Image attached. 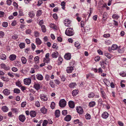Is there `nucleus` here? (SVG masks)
Here are the masks:
<instances>
[{
    "instance_id": "nucleus-1",
    "label": "nucleus",
    "mask_w": 126,
    "mask_h": 126,
    "mask_svg": "<svg viewBox=\"0 0 126 126\" xmlns=\"http://www.w3.org/2000/svg\"><path fill=\"white\" fill-rule=\"evenodd\" d=\"M65 34L68 36H72L74 35V32L73 28H69L66 29L65 31Z\"/></svg>"
},
{
    "instance_id": "nucleus-2",
    "label": "nucleus",
    "mask_w": 126,
    "mask_h": 126,
    "mask_svg": "<svg viewBox=\"0 0 126 126\" xmlns=\"http://www.w3.org/2000/svg\"><path fill=\"white\" fill-rule=\"evenodd\" d=\"M59 104L61 107H64L66 105V101L64 99H62L60 101Z\"/></svg>"
},
{
    "instance_id": "nucleus-3",
    "label": "nucleus",
    "mask_w": 126,
    "mask_h": 126,
    "mask_svg": "<svg viewBox=\"0 0 126 126\" xmlns=\"http://www.w3.org/2000/svg\"><path fill=\"white\" fill-rule=\"evenodd\" d=\"M31 79L29 78L25 79H24V83L26 85H29L31 83Z\"/></svg>"
},
{
    "instance_id": "nucleus-4",
    "label": "nucleus",
    "mask_w": 126,
    "mask_h": 126,
    "mask_svg": "<svg viewBox=\"0 0 126 126\" xmlns=\"http://www.w3.org/2000/svg\"><path fill=\"white\" fill-rule=\"evenodd\" d=\"M40 97L41 100L43 101H46L47 100V98L46 95L43 94H42L40 95Z\"/></svg>"
},
{
    "instance_id": "nucleus-5",
    "label": "nucleus",
    "mask_w": 126,
    "mask_h": 126,
    "mask_svg": "<svg viewBox=\"0 0 126 126\" xmlns=\"http://www.w3.org/2000/svg\"><path fill=\"white\" fill-rule=\"evenodd\" d=\"M64 23L65 26L69 27L70 26V20L67 19H66L64 20Z\"/></svg>"
},
{
    "instance_id": "nucleus-6",
    "label": "nucleus",
    "mask_w": 126,
    "mask_h": 126,
    "mask_svg": "<svg viewBox=\"0 0 126 126\" xmlns=\"http://www.w3.org/2000/svg\"><path fill=\"white\" fill-rule=\"evenodd\" d=\"M77 112L80 114H82L83 113V110L82 108L81 107H78L76 108Z\"/></svg>"
},
{
    "instance_id": "nucleus-7",
    "label": "nucleus",
    "mask_w": 126,
    "mask_h": 126,
    "mask_svg": "<svg viewBox=\"0 0 126 126\" xmlns=\"http://www.w3.org/2000/svg\"><path fill=\"white\" fill-rule=\"evenodd\" d=\"M5 95H8L10 93V91L8 89H4L2 92Z\"/></svg>"
},
{
    "instance_id": "nucleus-8",
    "label": "nucleus",
    "mask_w": 126,
    "mask_h": 126,
    "mask_svg": "<svg viewBox=\"0 0 126 126\" xmlns=\"http://www.w3.org/2000/svg\"><path fill=\"white\" fill-rule=\"evenodd\" d=\"M36 79L40 80H41L43 79V77L42 75L40 74H38L36 76Z\"/></svg>"
},
{
    "instance_id": "nucleus-9",
    "label": "nucleus",
    "mask_w": 126,
    "mask_h": 126,
    "mask_svg": "<svg viewBox=\"0 0 126 126\" xmlns=\"http://www.w3.org/2000/svg\"><path fill=\"white\" fill-rule=\"evenodd\" d=\"M107 14L106 12H104L103 14L102 21L104 22L106 20L107 18Z\"/></svg>"
},
{
    "instance_id": "nucleus-10",
    "label": "nucleus",
    "mask_w": 126,
    "mask_h": 126,
    "mask_svg": "<svg viewBox=\"0 0 126 126\" xmlns=\"http://www.w3.org/2000/svg\"><path fill=\"white\" fill-rule=\"evenodd\" d=\"M69 107L71 108H73L75 107V103L74 102L72 101H70L68 103Z\"/></svg>"
},
{
    "instance_id": "nucleus-11",
    "label": "nucleus",
    "mask_w": 126,
    "mask_h": 126,
    "mask_svg": "<svg viewBox=\"0 0 126 126\" xmlns=\"http://www.w3.org/2000/svg\"><path fill=\"white\" fill-rule=\"evenodd\" d=\"M19 118L20 121L23 122L25 119V117L24 115L22 114L19 116Z\"/></svg>"
},
{
    "instance_id": "nucleus-12",
    "label": "nucleus",
    "mask_w": 126,
    "mask_h": 126,
    "mask_svg": "<svg viewBox=\"0 0 126 126\" xmlns=\"http://www.w3.org/2000/svg\"><path fill=\"white\" fill-rule=\"evenodd\" d=\"M71 55L69 53L66 54L64 56L65 59L67 60H69L71 58Z\"/></svg>"
},
{
    "instance_id": "nucleus-13",
    "label": "nucleus",
    "mask_w": 126,
    "mask_h": 126,
    "mask_svg": "<svg viewBox=\"0 0 126 126\" xmlns=\"http://www.w3.org/2000/svg\"><path fill=\"white\" fill-rule=\"evenodd\" d=\"M30 116L32 117H35L36 114V113L34 111H31L30 113Z\"/></svg>"
},
{
    "instance_id": "nucleus-14",
    "label": "nucleus",
    "mask_w": 126,
    "mask_h": 126,
    "mask_svg": "<svg viewBox=\"0 0 126 126\" xmlns=\"http://www.w3.org/2000/svg\"><path fill=\"white\" fill-rule=\"evenodd\" d=\"M104 54L109 59H110L111 57H113L112 55L107 52H105Z\"/></svg>"
},
{
    "instance_id": "nucleus-15",
    "label": "nucleus",
    "mask_w": 126,
    "mask_h": 126,
    "mask_svg": "<svg viewBox=\"0 0 126 126\" xmlns=\"http://www.w3.org/2000/svg\"><path fill=\"white\" fill-rule=\"evenodd\" d=\"M59 53L57 51H55L52 53V57L54 58H57L58 55Z\"/></svg>"
},
{
    "instance_id": "nucleus-16",
    "label": "nucleus",
    "mask_w": 126,
    "mask_h": 126,
    "mask_svg": "<svg viewBox=\"0 0 126 126\" xmlns=\"http://www.w3.org/2000/svg\"><path fill=\"white\" fill-rule=\"evenodd\" d=\"M73 69V68L72 67H68L66 69V71L67 73H70L72 72Z\"/></svg>"
},
{
    "instance_id": "nucleus-17",
    "label": "nucleus",
    "mask_w": 126,
    "mask_h": 126,
    "mask_svg": "<svg viewBox=\"0 0 126 126\" xmlns=\"http://www.w3.org/2000/svg\"><path fill=\"white\" fill-rule=\"evenodd\" d=\"M60 112L59 110H56L55 112V115L56 117H58L60 116Z\"/></svg>"
},
{
    "instance_id": "nucleus-18",
    "label": "nucleus",
    "mask_w": 126,
    "mask_h": 126,
    "mask_svg": "<svg viewBox=\"0 0 126 126\" xmlns=\"http://www.w3.org/2000/svg\"><path fill=\"white\" fill-rule=\"evenodd\" d=\"M16 58V56L14 54L11 55L9 56L10 60L13 61L15 60Z\"/></svg>"
},
{
    "instance_id": "nucleus-19",
    "label": "nucleus",
    "mask_w": 126,
    "mask_h": 126,
    "mask_svg": "<svg viewBox=\"0 0 126 126\" xmlns=\"http://www.w3.org/2000/svg\"><path fill=\"white\" fill-rule=\"evenodd\" d=\"M108 113L106 112H105L102 114V116L103 118L106 119L108 117Z\"/></svg>"
},
{
    "instance_id": "nucleus-20",
    "label": "nucleus",
    "mask_w": 126,
    "mask_h": 126,
    "mask_svg": "<svg viewBox=\"0 0 126 126\" xmlns=\"http://www.w3.org/2000/svg\"><path fill=\"white\" fill-rule=\"evenodd\" d=\"M118 47L116 45L113 44L112 45L111 47V49L112 50H114L120 48V47Z\"/></svg>"
},
{
    "instance_id": "nucleus-21",
    "label": "nucleus",
    "mask_w": 126,
    "mask_h": 126,
    "mask_svg": "<svg viewBox=\"0 0 126 126\" xmlns=\"http://www.w3.org/2000/svg\"><path fill=\"white\" fill-rule=\"evenodd\" d=\"M71 117L70 115H68L64 118V120L67 121H69L71 119Z\"/></svg>"
},
{
    "instance_id": "nucleus-22",
    "label": "nucleus",
    "mask_w": 126,
    "mask_h": 126,
    "mask_svg": "<svg viewBox=\"0 0 126 126\" xmlns=\"http://www.w3.org/2000/svg\"><path fill=\"white\" fill-rule=\"evenodd\" d=\"M1 109L4 112H7L8 110V108L6 106L2 107L1 108Z\"/></svg>"
},
{
    "instance_id": "nucleus-23",
    "label": "nucleus",
    "mask_w": 126,
    "mask_h": 126,
    "mask_svg": "<svg viewBox=\"0 0 126 126\" xmlns=\"http://www.w3.org/2000/svg\"><path fill=\"white\" fill-rule=\"evenodd\" d=\"M34 86L35 89L37 90L40 88V85L38 83H35L34 85Z\"/></svg>"
},
{
    "instance_id": "nucleus-24",
    "label": "nucleus",
    "mask_w": 126,
    "mask_h": 126,
    "mask_svg": "<svg viewBox=\"0 0 126 126\" xmlns=\"http://www.w3.org/2000/svg\"><path fill=\"white\" fill-rule=\"evenodd\" d=\"M39 58L38 56H36L34 58V62L36 64L38 63L39 62Z\"/></svg>"
},
{
    "instance_id": "nucleus-25",
    "label": "nucleus",
    "mask_w": 126,
    "mask_h": 126,
    "mask_svg": "<svg viewBox=\"0 0 126 126\" xmlns=\"http://www.w3.org/2000/svg\"><path fill=\"white\" fill-rule=\"evenodd\" d=\"M35 42L37 44L40 45L42 41L39 38H38L36 39Z\"/></svg>"
},
{
    "instance_id": "nucleus-26",
    "label": "nucleus",
    "mask_w": 126,
    "mask_h": 126,
    "mask_svg": "<svg viewBox=\"0 0 126 126\" xmlns=\"http://www.w3.org/2000/svg\"><path fill=\"white\" fill-rule=\"evenodd\" d=\"M1 79L3 80L6 82L8 81H9V79L6 77H4V76H1Z\"/></svg>"
},
{
    "instance_id": "nucleus-27",
    "label": "nucleus",
    "mask_w": 126,
    "mask_h": 126,
    "mask_svg": "<svg viewBox=\"0 0 126 126\" xmlns=\"http://www.w3.org/2000/svg\"><path fill=\"white\" fill-rule=\"evenodd\" d=\"M40 110L42 113L45 114L47 112V109L45 107H43Z\"/></svg>"
},
{
    "instance_id": "nucleus-28",
    "label": "nucleus",
    "mask_w": 126,
    "mask_h": 126,
    "mask_svg": "<svg viewBox=\"0 0 126 126\" xmlns=\"http://www.w3.org/2000/svg\"><path fill=\"white\" fill-rule=\"evenodd\" d=\"M29 16L31 18H33L35 16L34 13L33 11L30 12L29 13Z\"/></svg>"
},
{
    "instance_id": "nucleus-29",
    "label": "nucleus",
    "mask_w": 126,
    "mask_h": 126,
    "mask_svg": "<svg viewBox=\"0 0 126 126\" xmlns=\"http://www.w3.org/2000/svg\"><path fill=\"white\" fill-rule=\"evenodd\" d=\"M76 85V84L75 83H71L69 85V86L71 88H74Z\"/></svg>"
},
{
    "instance_id": "nucleus-30",
    "label": "nucleus",
    "mask_w": 126,
    "mask_h": 126,
    "mask_svg": "<svg viewBox=\"0 0 126 126\" xmlns=\"http://www.w3.org/2000/svg\"><path fill=\"white\" fill-rule=\"evenodd\" d=\"M6 56L3 54H2L0 55V58L3 60H5L6 59Z\"/></svg>"
},
{
    "instance_id": "nucleus-31",
    "label": "nucleus",
    "mask_w": 126,
    "mask_h": 126,
    "mask_svg": "<svg viewBox=\"0 0 126 126\" xmlns=\"http://www.w3.org/2000/svg\"><path fill=\"white\" fill-rule=\"evenodd\" d=\"M78 91L77 90H75L72 92V94L73 96L76 95L78 94Z\"/></svg>"
},
{
    "instance_id": "nucleus-32",
    "label": "nucleus",
    "mask_w": 126,
    "mask_h": 126,
    "mask_svg": "<svg viewBox=\"0 0 126 126\" xmlns=\"http://www.w3.org/2000/svg\"><path fill=\"white\" fill-rule=\"evenodd\" d=\"M21 60L23 63L24 64L26 63L27 62V60L24 57H22L21 58Z\"/></svg>"
},
{
    "instance_id": "nucleus-33",
    "label": "nucleus",
    "mask_w": 126,
    "mask_h": 126,
    "mask_svg": "<svg viewBox=\"0 0 126 126\" xmlns=\"http://www.w3.org/2000/svg\"><path fill=\"white\" fill-rule=\"evenodd\" d=\"M89 106L90 107H93L94 106L95 104V103L94 101H92L89 103Z\"/></svg>"
},
{
    "instance_id": "nucleus-34",
    "label": "nucleus",
    "mask_w": 126,
    "mask_h": 126,
    "mask_svg": "<svg viewBox=\"0 0 126 126\" xmlns=\"http://www.w3.org/2000/svg\"><path fill=\"white\" fill-rule=\"evenodd\" d=\"M102 96L103 98L105 99L106 98V95L105 93L103 91H101Z\"/></svg>"
},
{
    "instance_id": "nucleus-35",
    "label": "nucleus",
    "mask_w": 126,
    "mask_h": 126,
    "mask_svg": "<svg viewBox=\"0 0 126 126\" xmlns=\"http://www.w3.org/2000/svg\"><path fill=\"white\" fill-rule=\"evenodd\" d=\"M41 29L42 31L45 32L46 31V29L45 26L44 25H43L41 27Z\"/></svg>"
},
{
    "instance_id": "nucleus-36",
    "label": "nucleus",
    "mask_w": 126,
    "mask_h": 126,
    "mask_svg": "<svg viewBox=\"0 0 126 126\" xmlns=\"http://www.w3.org/2000/svg\"><path fill=\"white\" fill-rule=\"evenodd\" d=\"M25 44L23 43H21L19 45V47L21 49L24 48L25 47Z\"/></svg>"
},
{
    "instance_id": "nucleus-37",
    "label": "nucleus",
    "mask_w": 126,
    "mask_h": 126,
    "mask_svg": "<svg viewBox=\"0 0 126 126\" xmlns=\"http://www.w3.org/2000/svg\"><path fill=\"white\" fill-rule=\"evenodd\" d=\"M80 44L78 42H76L75 44V46L78 48H80Z\"/></svg>"
},
{
    "instance_id": "nucleus-38",
    "label": "nucleus",
    "mask_w": 126,
    "mask_h": 126,
    "mask_svg": "<svg viewBox=\"0 0 126 126\" xmlns=\"http://www.w3.org/2000/svg\"><path fill=\"white\" fill-rule=\"evenodd\" d=\"M49 84L52 88H54L55 87V85L53 81H50Z\"/></svg>"
},
{
    "instance_id": "nucleus-39",
    "label": "nucleus",
    "mask_w": 126,
    "mask_h": 126,
    "mask_svg": "<svg viewBox=\"0 0 126 126\" xmlns=\"http://www.w3.org/2000/svg\"><path fill=\"white\" fill-rule=\"evenodd\" d=\"M0 67L1 68H3L4 69H6V67L5 64L4 63H2L0 64Z\"/></svg>"
},
{
    "instance_id": "nucleus-40",
    "label": "nucleus",
    "mask_w": 126,
    "mask_h": 126,
    "mask_svg": "<svg viewBox=\"0 0 126 126\" xmlns=\"http://www.w3.org/2000/svg\"><path fill=\"white\" fill-rule=\"evenodd\" d=\"M94 94L93 93H91L89 94L88 96L89 98H93L94 96Z\"/></svg>"
},
{
    "instance_id": "nucleus-41",
    "label": "nucleus",
    "mask_w": 126,
    "mask_h": 126,
    "mask_svg": "<svg viewBox=\"0 0 126 126\" xmlns=\"http://www.w3.org/2000/svg\"><path fill=\"white\" fill-rule=\"evenodd\" d=\"M14 92L15 93L18 94L20 93V90L18 89H15L14 90Z\"/></svg>"
},
{
    "instance_id": "nucleus-42",
    "label": "nucleus",
    "mask_w": 126,
    "mask_h": 126,
    "mask_svg": "<svg viewBox=\"0 0 126 126\" xmlns=\"http://www.w3.org/2000/svg\"><path fill=\"white\" fill-rule=\"evenodd\" d=\"M50 60V59L49 58H44V62L47 63L49 62Z\"/></svg>"
},
{
    "instance_id": "nucleus-43",
    "label": "nucleus",
    "mask_w": 126,
    "mask_h": 126,
    "mask_svg": "<svg viewBox=\"0 0 126 126\" xmlns=\"http://www.w3.org/2000/svg\"><path fill=\"white\" fill-rule=\"evenodd\" d=\"M48 123L47 120H44L42 124L43 126H46L47 124H48Z\"/></svg>"
},
{
    "instance_id": "nucleus-44",
    "label": "nucleus",
    "mask_w": 126,
    "mask_h": 126,
    "mask_svg": "<svg viewBox=\"0 0 126 126\" xmlns=\"http://www.w3.org/2000/svg\"><path fill=\"white\" fill-rule=\"evenodd\" d=\"M112 17L114 19H117L119 18V16L116 14H113L112 15Z\"/></svg>"
},
{
    "instance_id": "nucleus-45",
    "label": "nucleus",
    "mask_w": 126,
    "mask_h": 126,
    "mask_svg": "<svg viewBox=\"0 0 126 126\" xmlns=\"http://www.w3.org/2000/svg\"><path fill=\"white\" fill-rule=\"evenodd\" d=\"M107 59L106 58H105L104 61H102V62H103V63L105 64L108 65L109 63V62L107 61Z\"/></svg>"
},
{
    "instance_id": "nucleus-46",
    "label": "nucleus",
    "mask_w": 126,
    "mask_h": 126,
    "mask_svg": "<svg viewBox=\"0 0 126 126\" xmlns=\"http://www.w3.org/2000/svg\"><path fill=\"white\" fill-rule=\"evenodd\" d=\"M16 85L19 87H20L21 86V84L20 81L18 80L17 81L16 83Z\"/></svg>"
},
{
    "instance_id": "nucleus-47",
    "label": "nucleus",
    "mask_w": 126,
    "mask_h": 126,
    "mask_svg": "<svg viewBox=\"0 0 126 126\" xmlns=\"http://www.w3.org/2000/svg\"><path fill=\"white\" fill-rule=\"evenodd\" d=\"M55 106V103L53 102H52L51 103L50 105V107L52 109H53L54 108Z\"/></svg>"
},
{
    "instance_id": "nucleus-48",
    "label": "nucleus",
    "mask_w": 126,
    "mask_h": 126,
    "mask_svg": "<svg viewBox=\"0 0 126 126\" xmlns=\"http://www.w3.org/2000/svg\"><path fill=\"white\" fill-rule=\"evenodd\" d=\"M85 116L86 118L87 119H91V115L89 114H87L85 115Z\"/></svg>"
},
{
    "instance_id": "nucleus-49",
    "label": "nucleus",
    "mask_w": 126,
    "mask_h": 126,
    "mask_svg": "<svg viewBox=\"0 0 126 126\" xmlns=\"http://www.w3.org/2000/svg\"><path fill=\"white\" fill-rule=\"evenodd\" d=\"M34 36L35 37H38L39 36V33L38 32L35 31L34 32Z\"/></svg>"
},
{
    "instance_id": "nucleus-50",
    "label": "nucleus",
    "mask_w": 126,
    "mask_h": 126,
    "mask_svg": "<svg viewBox=\"0 0 126 126\" xmlns=\"http://www.w3.org/2000/svg\"><path fill=\"white\" fill-rule=\"evenodd\" d=\"M4 32L2 31H0V38H3L4 36Z\"/></svg>"
},
{
    "instance_id": "nucleus-51",
    "label": "nucleus",
    "mask_w": 126,
    "mask_h": 126,
    "mask_svg": "<svg viewBox=\"0 0 126 126\" xmlns=\"http://www.w3.org/2000/svg\"><path fill=\"white\" fill-rule=\"evenodd\" d=\"M37 13L36 14V16H40L42 14V12L41 10H39L37 12Z\"/></svg>"
},
{
    "instance_id": "nucleus-52",
    "label": "nucleus",
    "mask_w": 126,
    "mask_h": 126,
    "mask_svg": "<svg viewBox=\"0 0 126 126\" xmlns=\"http://www.w3.org/2000/svg\"><path fill=\"white\" fill-rule=\"evenodd\" d=\"M50 28L54 29H55L56 27L55 25L54 24L52 23L50 24Z\"/></svg>"
},
{
    "instance_id": "nucleus-53",
    "label": "nucleus",
    "mask_w": 126,
    "mask_h": 126,
    "mask_svg": "<svg viewBox=\"0 0 126 126\" xmlns=\"http://www.w3.org/2000/svg\"><path fill=\"white\" fill-rule=\"evenodd\" d=\"M35 105L36 106L38 107H39L40 106V103L39 101H36L35 103Z\"/></svg>"
},
{
    "instance_id": "nucleus-54",
    "label": "nucleus",
    "mask_w": 126,
    "mask_h": 126,
    "mask_svg": "<svg viewBox=\"0 0 126 126\" xmlns=\"http://www.w3.org/2000/svg\"><path fill=\"white\" fill-rule=\"evenodd\" d=\"M50 76L47 74L46 75L45 77V78L47 81H48L50 79Z\"/></svg>"
},
{
    "instance_id": "nucleus-55",
    "label": "nucleus",
    "mask_w": 126,
    "mask_h": 126,
    "mask_svg": "<svg viewBox=\"0 0 126 126\" xmlns=\"http://www.w3.org/2000/svg\"><path fill=\"white\" fill-rule=\"evenodd\" d=\"M16 24V20H14L12 22L11 24V25L12 26H15Z\"/></svg>"
},
{
    "instance_id": "nucleus-56",
    "label": "nucleus",
    "mask_w": 126,
    "mask_h": 126,
    "mask_svg": "<svg viewBox=\"0 0 126 126\" xmlns=\"http://www.w3.org/2000/svg\"><path fill=\"white\" fill-rule=\"evenodd\" d=\"M118 52L120 53H122L124 52V50L123 48L120 49L118 50Z\"/></svg>"
},
{
    "instance_id": "nucleus-57",
    "label": "nucleus",
    "mask_w": 126,
    "mask_h": 126,
    "mask_svg": "<svg viewBox=\"0 0 126 126\" xmlns=\"http://www.w3.org/2000/svg\"><path fill=\"white\" fill-rule=\"evenodd\" d=\"M6 2L8 5H10L11 4L12 1L11 0H7Z\"/></svg>"
},
{
    "instance_id": "nucleus-58",
    "label": "nucleus",
    "mask_w": 126,
    "mask_h": 126,
    "mask_svg": "<svg viewBox=\"0 0 126 126\" xmlns=\"http://www.w3.org/2000/svg\"><path fill=\"white\" fill-rule=\"evenodd\" d=\"M32 31L30 29H28L26 30V32L27 34H30L31 33Z\"/></svg>"
},
{
    "instance_id": "nucleus-59",
    "label": "nucleus",
    "mask_w": 126,
    "mask_h": 126,
    "mask_svg": "<svg viewBox=\"0 0 126 126\" xmlns=\"http://www.w3.org/2000/svg\"><path fill=\"white\" fill-rule=\"evenodd\" d=\"M26 104V102H23L21 104V107L23 108L25 106Z\"/></svg>"
},
{
    "instance_id": "nucleus-60",
    "label": "nucleus",
    "mask_w": 126,
    "mask_h": 126,
    "mask_svg": "<svg viewBox=\"0 0 126 126\" xmlns=\"http://www.w3.org/2000/svg\"><path fill=\"white\" fill-rule=\"evenodd\" d=\"M62 114L63 115H65L67 114V111L66 110H63L62 111Z\"/></svg>"
},
{
    "instance_id": "nucleus-61",
    "label": "nucleus",
    "mask_w": 126,
    "mask_h": 126,
    "mask_svg": "<svg viewBox=\"0 0 126 126\" xmlns=\"http://www.w3.org/2000/svg\"><path fill=\"white\" fill-rule=\"evenodd\" d=\"M2 25L4 27H6L8 26V23L6 22H4L2 24Z\"/></svg>"
},
{
    "instance_id": "nucleus-62",
    "label": "nucleus",
    "mask_w": 126,
    "mask_h": 126,
    "mask_svg": "<svg viewBox=\"0 0 126 126\" xmlns=\"http://www.w3.org/2000/svg\"><path fill=\"white\" fill-rule=\"evenodd\" d=\"M8 75L12 78H13L14 77V75H13V73L10 72H9L7 74Z\"/></svg>"
},
{
    "instance_id": "nucleus-63",
    "label": "nucleus",
    "mask_w": 126,
    "mask_h": 126,
    "mask_svg": "<svg viewBox=\"0 0 126 126\" xmlns=\"http://www.w3.org/2000/svg\"><path fill=\"white\" fill-rule=\"evenodd\" d=\"M120 75L122 77H126V74L124 73H120Z\"/></svg>"
},
{
    "instance_id": "nucleus-64",
    "label": "nucleus",
    "mask_w": 126,
    "mask_h": 126,
    "mask_svg": "<svg viewBox=\"0 0 126 126\" xmlns=\"http://www.w3.org/2000/svg\"><path fill=\"white\" fill-rule=\"evenodd\" d=\"M54 81L55 83L56 84L59 85L60 83V82L58 79L55 80Z\"/></svg>"
}]
</instances>
